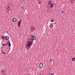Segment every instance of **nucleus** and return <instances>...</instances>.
<instances>
[{"label":"nucleus","mask_w":75,"mask_h":75,"mask_svg":"<svg viewBox=\"0 0 75 75\" xmlns=\"http://www.w3.org/2000/svg\"><path fill=\"white\" fill-rule=\"evenodd\" d=\"M33 41H31V40H28V41L27 42L26 44V47L27 49H30L32 45V44H33Z\"/></svg>","instance_id":"obj_1"},{"label":"nucleus","mask_w":75,"mask_h":75,"mask_svg":"<svg viewBox=\"0 0 75 75\" xmlns=\"http://www.w3.org/2000/svg\"><path fill=\"white\" fill-rule=\"evenodd\" d=\"M28 40H30V41H33L34 42V40H36V38L35 36L32 35H30V38L28 39Z\"/></svg>","instance_id":"obj_2"},{"label":"nucleus","mask_w":75,"mask_h":75,"mask_svg":"<svg viewBox=\"0 0 75 75\" xmlns=\"http://www.w3.org/2000/svg\"><path fill=\"white\" fill-rule=\"evenodd\" d=\"M12 21L13 22H16L17 21V19L15 18H13L12 19Z\"/></svg>","instance_id":"obj_3"},{"label":"nucleus","mask_w":75,"mask_h":75,"mask_svg":"<svg viewBox=\"0 0 75 75\" xmlns=\"http://www.w3.org/2000/svg\"><path fill=\"white\" fill-rule=\"evenodd\" d=\"M39 67L40 68H43V64L42 63H40L39 64Z\"/></svg>","instance_id":"obj_4"},{"label":"nucleus","mask_w":75,"mask_h":75,"mask_svg":"<svg viewBox=\"0 0 75 75\" xmlns=\"http://www.w3.org/2000/svg\"><path fill=\"white\" fill-rule=\"evenodd\" d=\"M9 38H9V37H8V36H6L5 37V38L6 39H4V40H8L9 39Z\"/></svg>","instance_id":"obj_5"},{"label":"nucleus","mask_w":75,"mask_h":75,"mask_svg":"<svg viewBox=\"0 0 75 75\" xmlns=\"http://www.w3.org/2000/svg\"><path fill=\"white\" fill-rule=\"evenodd\" d=\"M21 21H18V27H20V25H21Z\"/></svg>","instance_id":"obj_6"},{"label":"nucleus","mask_w":75,"mask_h":75,"mask_svg":"<svg viewBox=\"0 0 75 75\" xmlns=\"http://www.w3.org/2000/svg\"><path fill=\"white\" fill-rule=\"evenodd\" d=\"M1 73H4L5 72V70L3 69H1Z\"/></svg>","instance_id":"obj_7"},{"label":"nucleus","mask_w":75,"mask_h":75,"mask_svg":"<svg viewBox=\"0 0 75 75\" xmlns=\"http://www.w3.org/2000/svg\"><path fill=\"white\" fill-rule=\"evenodd\" d=\"M53 26H54V25L53 24V23H52L50 25V28H53Z\"/></svg>","instance_id":"obj_8"},{"label":"nucleus","mask_w":75,"mask_h":75,"mask_svg":"<svg viewBox=\"0 0 75 75\" xmlns=\"http://www.w3.org/2000/svg\"><path fill=\"white\" fill-rule=\"evenodd\" d=\"M2 44L3 46H4V45H7L8 44V42H7L5 44H4L3 43H2Z\"/></svg>","instance_id":"obj_9"},{"label":"nucleus","mask_w":75,"mask_h":75,"mask_svg":"<svg viewBox=\"0 0 75 75\" xmlns=\"http://www.w3.org/2000/svg\"><path fill=\"white\" fill-rule=\"evenodd\" d=\"M48 4L49 5H51L52 4V2L51 1H49L48 2Z\"/></svg>","instance_id":"obj_10"},{"label":"nucleus","mask_w":75,"mask_h":75,"mask_svg":"<svg viewBox=\"0 0 75 75\" xmlns=\"http://www.w3.org/2000/svg\"><path fill=\"white\" fill-rule=\"evenodd\" d=\"M8 45L9 47L11 46V43H10V42L9 41H8Z\"/></svg>","instance_id":"obj_11"},{"label":"nucleus","mask_w":75,"mask_h":75,"mask_svg":"<svg viewBox=\"0 0 75 75\" xmlns=\"http://www.w3.org/2000/svg\"><path fill=\"white\" fill-rule=\"evenodd\" d=\"M10 7L9 6H8L7 7V9H6V10H10Z\"/></svg>","instance_id":"obj_12"},{"label":"nucleus","mask_w":75,"mask_h":75,"mask_svg":"<svg viewBox=\"0 0 75 75\" xmlns=\"http://www.w3.org/2000/svg\"><path fill=\"white\" fill-rule=\"evenodd\" d=\"M50 7L51 8H52V7L54 6V4H50Z\"/></svg>","instance_id":"obj_13"},{"label":"nucleus","mask_w":75,"mask_h":75,"mask_svg":"<svg viewBox=\"0 0 75 75\" xmlns=\"http://www.w3.org/2000/svg\"><path fill=\"white\" fill-rule=\"evenodd\" d=\"M5 38V37L4 36H1V39L3 40V39H4Z\"/></svg>","instance_id":"obj_14"},{"label":"nucleus","mask_w":75,"mask_h":75,"mask_svg":"<svg viewBox=\"0 0 75 75\" xmlns=\"http://www.w3.org/2000/svg\"><path fill=\"white\" fill-rule=\"evenodd\" d=\"M75 57H74L73 58H72V61H74V60H75Z\"/></svg>","instance_id":"obj_15"},{"label":"nucleus","mask_w":75,"mask_h":75,"mask_svg":"<svg viewBox=\"0 0 75 75\" xmlns=\"http://www.w3.org/2000/svg\"><path fill=\"white\" fill-rule=\"evenodd\" d=\"M54 19H52L51 21V22H54Z\"/></svg>","instance_id":"obj_16"},{"label":"nucleus","mask_w":75,"mask_h":75,"mask_svg":"<svg viewBox=\"0 0 75 75\" xmlns=\"http://www.w3.org/2000/svg\"><path fill=\"white\" fill-rule=\"evenodd\" d=\"M1 52H2V54H6V53L4 52L3 51H2Z\"/></svg>","instance_id":"obj_17"},{"label":"nucleus","mask_w":75,"mask_h":75,"mask_svg":"<svg viewBox=\"0 0 75 75\" xmlns=\"http://www.w3.org/2000/svg\"><path fill=\"white\" fill-rule=\"evenodd\" d=\"M49 75H54L52 73H49Z\"/></svg>","instance_id":"obj_18"},{"label":"nucleus","mask_w":75,"mask_h":75,"mask_svg":"<svg viewBox=\"0 0 75 75\" xmlns=\"http://www.w3.org/2000/svg\"><path fill=\"white\" fill-rule=\"evenodd\" d=\"M41 1H40L39 2V4H41Z\"/></svg>","instance_id":"obj_19"},{"label":"nucleus","mask_w":75,"mask_h":75,"mask_svg":"<svg viewBox=\"0 0 75 75\" xmlns=\"http://www.w3.org/2000/svg\"><path fill=\"white\" fill-rule=\"evenodd\" d=\"M9 11H10V10H8L7 12V13H9Z\"/></svg>","instance_id":"obj_20"},{"label":"nucleus","mask_w":75,"mask_h":75,"mask_svg":"<svg viewBox=\"0 0 75 75\" xmlns=\"http://www.w3.org/2000/svg\"><path fill=\"white\" fill-rule=\"evenodd\" d=\"M20 21H19V22L21 21V18H20Z\"/></svg>","instance_id":"obj_21"},{"label":"nucleus","mask_w":75,"mask_h":75,"mask_svg":"<svg viewBox=\"0 0 75 75\" xmlns=\"http://www.w3.org/2000/svg\"><path fill=\"white\" fill-rule=\"evenodd\" d=\"M49 62H50L51 63L52 62V61L50 60Z\"/></svg>","instance_id":"obj_22"},{"label":"nucleus","mask_w":75,"mask_h":75,"mask_svg":"<svg viewBox=\"0 0 75 75\" xmlns=\"http://www.w3.org/2000/svg\"><path fill=\"white\" fill-rule=\"evenodd\" d=\"M62 13H64V11H62Z\"/></svg>","instance_id":"obj_23"},{"label":"nucleus","mask_w":75,"mask_h":75,"mask_svg":"<svg viewBox=\"0 0 75 75\" xmlns=\"http://www.w3.org/2000/svg\"><path fill=\"white\" fill-rule=\"evenodd\" d=\"M50 59V60H52V59L51 58Z\"/></svg>","instance_id":"obj_24"},{"label":"nucleus","mask_w":75,"mask_h":75,"mask_svg":"<svg viewBox=\"0 0 75 75\" xmlns=\"http://www.w3.org/2000/svg\"><path fill=\"white\" fill-rule=\"evenodd\" d=\"M22 8H23V7H22Z\"/></svg>","instance_id":"obj_25"},{"label":"nucleus","mask_w":75,"mask_h":75,"mask_svg":"<svg viewBox=\"0 0 75 75\" xmlns=\"http://www.w3.org/2000/svg\"><path fill=\"white\" fill-rule=\"evenodd\" d=\"M37 1H39V0H36Z\"/></svg>","instance_id":"obj_26"},{"label":"nucleus","mask_w":75,"mask_h":75,"mask_svg":"<svg viewBox=\"0 0 75 75\" xmlns=\"http://www.w3.org/2000/svg\"><path fill=\"white\" fill-rule=\"evenodd\" d=\"M9 50H10V47Z\"/></svg>","instance_id":"obj_27"}]
</instances>
